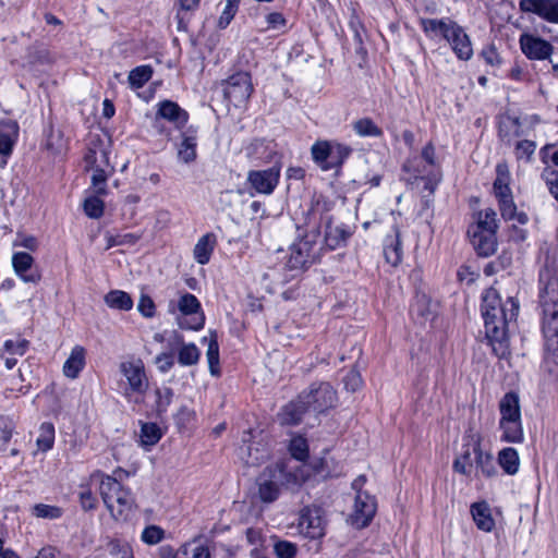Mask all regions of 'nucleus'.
Listing matches in <instances>:
<instances>
[{"label": "nucleus", "mask_w": 558, "mask_h": 558, "mask_svg": "<svg viewBox=\"0 0 558 558\" xmlns=\"http://www.w3.org/2000/svg\"><path fill=\"white\" fill-rule=\"evenodd\" d=\"M519 8L524 13H533L546 22L558 24V0H520Z\"/></svg>", "instance_id": "6ab92c4d"}, {"label": "nucleus", "mask_w": 558, "mask_h": 558, "mask_svg": "<svg viewBox=\"0 0 558 558\" xmlns=\"http://www.w3.org/2000/svg\"><path fill=\"white\" fill-rule=\"evenodd\" d=\"M177 558H211V554L207 545L192 541L177 550Z\"/></svg>", "instance_id": "c9c22d12"}, {"label": "nucleus", "mask_w": 558, "mask_h": 558, "mask_svg": "<svg viewBox=\"0 0 558 558\" xmlns=\"http://www.w3.org/2000/svg\"><path fill=\"white\" fill-rule=\"evenodd\" d=\"M477 277L478 274L476 271L471 270V268L468 266H462L458 271L459 280L465 282L466 284H472Z\"/></svg>", "instance_id": "69168bd1"}, {"label": "nucleus", "mask_w": 558, "mask_h": 558, "mask_svg": "<svg viewBox=\"0 0 558 558\" xmlns=\"http://www.w3.org/2000/svg\"><path fill=\"white\" fill-rule=\"evenodd\" d=\"M240 458L248 466H255L263 463L268 458V451L259 444H248L240 448Z\"/></svg>", "instance_id": "473e14b6"}, {"label": "nucleus", "mask_w": 558, "mask_h": 558, "mask_svg": "<svg viewBox=\"0 0 558 558\" xmlns=\"http://www.w3.org/2000/svg\"><path fill=\"white\" fill-rule=\"evenodd\" d=\"M542 178L550 194L558 201V170L551 167H546L542 172Z\"/></svg>", "instance_id": "864d4df0"}, {"label": "nucleus", "mask_w": 558, "mask_h": 558, "mask_svg": "<svg viewBox=\"0 0 558 558\" xmlns=\"http://www.w3.org/2000/svg\"><path fill=\"white\" fill-rule=\"evenodd\" d=\"M83 208L89 218L98 219L104 215L105 204L98 196L92 195L85 198Z\"/></svg>", "instance_id": "a18cd8bd"}, {"label": "nucleus", "mask_w": 558, "mask_h": 558, "mask_svg": "<svg viewBox=\"0 0 558 558\" xmlns=\"http://www.w3.org/2000/svg\"><path fill=\"white\" fill-rule=\"evenodd\" d=\"M221 85L225 98L234 107L244 106L254 92L251 74L244 71L232 74Z\"/></svg>", "instance_id": "9b49d317"}, {"label": "nucleus", "mask_w": 558, "mask_h": 558, "mask_svg": "<svg viewBox=\"0 0 558 558\" xmlns=\"http://www.w3.org/2000/svg\"><path fill=\"white\" fill-rule=\"evenodd\" d=\"M33 513L37 518L53 520L59 519L62 515V509L57 506L37 504L33 508Z\"/></svg>", "instance_id": "3c124183"}, {"label": "nucleus", "mask_w": 558, "mask_h": 558, "mask_svg": "<svg viewBox=\"0 0 558 558\" xmlns=\"http://www.w3.org/2000/svg\"><path fill=\"white\" fill-rule=\"evenodd\" d=\"M299 532L311 539H319L325 536L326 521L320 508H305L301 511L299 522Z\"/></svg>", "instance_id": "dca6fc26"}, {"label": "nucleus", "mask_w": 558, "mask_h": 558, "mask_svg": "<svg viewBox=\"0 0 558 558\" xmlns=\"http://www.w3.org/2000/svg\"><path fill=\"white\" fill-rule=\"evenodd\" d=\"M175 342L180 344L178 348V363L182 366L196 365L201 357V351L194 343H184L180 335H175Z\"/></svg>", "instance_id": "7c9ffc66"}, {"label": "nucleus", "mask_w": 558, "mask_h": 558, "mask_svg": "<svg viewBox=\"0 0 558 558\" xmlns=\"http://www.w3.org/2000/svg\"><path fill=\"white\" fill-rule=\"evenodd\" d=\"M121 375L125 378L123 395L126 398L133 395H144L149 386L144 362L141 359H129L119 365Z\"/></svg>", "instance_id": "9d476101"}, {"label": "nucleus", "mask_w": 558, "mask_h": 558, "mask_svg": "<svg viewBox=\"0 0 558 558\" xmlns=\"http://www.w3.org/2000/svg\"><path fill=\"white\" fill-rule=\"evenodd\" d=\"M284 480V470L279 464L268 465L257 477L259 498L272 502L278 498L279 487Z\"/></svg>", "instance_id": "ddd939ff"}, {"label": "nucleus", "mask_w": 558, "mask_h": 558, "mask_svg": "<svg viewBox=\"0 0 558 558\" xmlns=\"http://www.w3.org/2000/svg\"><path fill=\"white\" fill-rule=\"evenodd\" d=\"M158 400L157 408L159 412H165L172 402L173 391L171 388H162L156 391Z\"/></svg>", "instance_id": "052dcab7"}, {"label": "nucleus", "mask_w": 558, "mask_h": 558, "mask_svg": "<svg viewBox=\"0 0 558 558\" xmlns=\"http://www.w3.org/2000/svg\"><path fill=\"white\" fill-rule=\"evenodd\" d=\"M27 60L31 64H49L52 62L50 52L40 46H33L29 48L27 53Z\"/></svg>", "instance_id": "49530a36"}, {"label": "nucleus", "mask_w": 558, "mask_h": 558, "mask_svg": "<svg viewBox=\"0 0 558 558\" xmlns=\"http://www.w3.org/2000/svg\"><path fill=\"white\" fill-rule=\"evenodd\" d=\"M155 363L161 373H168L174 365V359L172 353L161 352L156 356Z\"/></svg>", "instance_id": "e2e57ef3"}, {"label": "nucleus", "mask_w": 558, "mask_h": 558, "mask_svg": "<svg viewBox=\"0 0 558 558\" xmlns=\"http://www.w3.org/2000/svg\"><path fill=\"white\" fill-rule=\"evenodd\" d=\"M154 70L151 65H138L130 71L128 82L132 89L142 88L153 76Z\"/></svg>", "instance_id": "4c0bfd02"}, {"label": "nucleus", "mask_w": 558, "mask_h": 558, "mask_svg": "<svg viewBox=\"0 0 558 558\" xmlns=\"http://www.w3.org/2000/svg\"><path fill=\"white\" fill-rule=\"evenodd\" d=\"M402 168L414 179L423 180L425 191L434 193L440 181V168L432 143L426 144L420 155L409 158Z\"/></svg>", "instance_id": "39448f33"}, {"label": "nucleus", "mask_w": 558, "mask_h": 558, "mask_svg": "<svg viewBox=\"0 0 558 558\" xmlns=\"http://www.w3.org/2000/svg\"><path fill=\"white\" fill-rule=\"evenodd\" d=\"M165 537V531L158 525H149L142 532V541L147 545H156Z\"/></svg>", "instance_id": "603ef678"}, {"label": "nucleus", "mask_w": 558, "mask_h": 558, "mask_svg": "<svg viewBox=\"0 0 558 558\" xmlns=\"http://www.w3.org/2000/svg\"><path fill=\"white\" fill-rule=\"evenodd\" d=\"M519 44L522 52L530 60H546L554 51L549 41L527 33L521 34Z\"/></svg>", "instance_id": "a211bd4d"}, {"label": "nucleus", "mask_w": 558, "mask_h": 558, "mask_svg": "<svg viewBox=\"0 0 558 558\" xmlns=\"http://www.w3.org/2000/svg\"><path fill=\"white\" fill-rule=\"evenodd\" d=\"M14 245L22 246L29 251H36L38 248V241L33 235L23 236L20 242H16Z\"/></svg>", "instance_id": "774afa93"}, {"label": "nucleus", "mask_w": 558, "mask_h": 558, "mask_svg": "<svg viewBox=\"0 0 558 558\" xmlns=\"http://www.w3.org/2000/svg\"><path fill=\"white\" fill-rule=\"evenodd\" d=\"M194 418H195V412L185 405H182L179 409L178 413L175 414L177 424L181 427H185Z\"/></svg>", "instance_id": "0e129e2a"}, {"label": "nucleus", "mask_w": 558, "mask_h": 558, "mask_svg": "<svg viewBox=\"0 0 558 558\" xmlns=\"http://www.w3.org/2000/svg\"><path fill=\"white\" fill-rule=\"evenodd\" d=\"M353 130L360 136H373L379 137L383 135V131L377 126L374 121L369 118H362L353 123Z\"/></svg>", "instance_id": "a19ab883"}, {"label": "nucleus", "mask_w": 558, "mask_h": 558, "mask_svg": "<svg viewBox=\"0 0 558 558\" xmlns=\"http://www.w3.org/2000/svg\"><path fill=\"white\" fill-rule=\"evenodd\" d=\"M352 235V230L344 223L332 225L329 220L326 223L325 244L329 250H336L344 245L348 239Z\"/></svg>", "instance_id": "b1692460"}, {"label": "nucleus", "mask_w": 558, "mask_h": 558, "mask_svg": "<svg viewBox=\"0 0 558 558\" xmlns=\"http://www.w3.org/2000/svg\"><path fill=\"white\" fill-rule=\"evenodd\" d=\"M410 311L413 315L417 314L418 316L426 318V316L428 314V310H427V301H426L425 296L417 299V301L411 305Z\"/></svg>", "instance_id": "338daca9"}, {"label": "nucleus", "mask_w": 558, "mask_h": 558, "mask_svg": "<svg viewBox=\"0 0 558 558\" xmlns=\"http://www.w3.org/2000/svg\"><path fill=\"white\" fill-rule=\"evenodd\" d=\"M289 451L294 459L305 461L308 458L307 440L300 435L292 437Z\"/></svg>", "instance_id": "c03bdc74"}, {"label": "nucleus", "mask_w": 558, "mask_h": 558, "mask_svg": "<svg viewBox=\"0 0 558 558\" xmlns=\"http://www.w3.org/2000/svg\"><path fill=\"white\" fill-rule=\"evenodd\" d=\"M473 462L476 463L477 472L480 471L484 476L488 475L483 465V454L476 444L473 445L472 451L468 446L463 452L456 458L453 469L461 474H469L473 468Z\"/></svg>", "instance_id": "4be33fe9"}, {"label": "nucleus", "mask_w": 558, "mask_h": 558, "mask_svg": "<svg viewBox=\"0 0 558 558\" xmlns=\"http://www.w3.org/2000/svg\"><path fill=\"white\" fill-rule=\"evenodd\" d=\"M274 553L278 558H295L298 546L289 541H277L274 544Z\"/></svg>", "instance_id": "8fccbe9b"}, {"label": "nucleus", "mask_w": 558, "mask_h": 558, "mask_svg": "<svg viewBox=\"0 0 558 558\" xmlns=\"http://www.w3.org/2000/svg\"><path fill=\"white\" fill-rule=\"evenodd\" d=\"M495 171L496 178L493 189L501 216L506 220L525 225L529 221V217L525 213L517 210L511 189L512 177L508 163L505 161L497 163Z\"/></svg>", "instance_id": "20e7f679"}, {"label": "nucleus", "mask_w": 558, "mask_h": 558, "mask_svg": "<svg viewBox=\"0 0 558 558\" xmlns=\"http://www.w3.org/2000/svg\"><path fill=\"white\" fill-rule=\"evenodd\" d=\"M180 315L177 317L181 329L199 330L204 327L205 316L197 298L189 292L181 295L178 302Z\"/></svg>", "instance_id": "f8f14e48"}, {"label": "nucleus", "mask_w": 558, "mask_h": 558, "mask_svg": "<svg viewBox=\"0 0 558 558\" xmlns=\"http://www.w3.org/2000/svg\"><path fill=\"white\" fill-rule=\"evenodd\" d=\"M343 384L347 390L354 392L362 387L363 379L361 374L353 368L344 376Z\"/></svg>", "instance_id": "bf43d9fd"}, {"label": "nucleus", "mask_w": 558, "mask_h": 558, "mask_svg": "<svg viewBox=\"0 0 558 558\" xmlns=\"http://www.w3.org/2000/svg\"><path fill=\"white\" fill-rule=\"evenodd\" d=\"M20 128L16 122H0V169H4L19 138Z\"/></svg>", "instance_id": "aec40b11"}, {"label": "nucleus", "mask_w": 558, "mask_h": 558, "mask_svg": "<svg viewBox=\"0 0 558 558\" xmlns=\"http://www.w3.org/2000/svg\"><path fill=\"white\" fill-rule=\"evenodd\" d=\"M497 462L504 472L508 475H514L519 471V453L512 447H506L501 449L497 454Z\"/></svg>", "instance_id": "72a5a7b5"}, {"label": "nucleus", "mask_w": 558, "mask_h": 558, "mask_svg": "<svg viewBox=\"0 0 558 558\" xmlns=\"http://www.w3.org/2000/svg\"><path fill=\"white\" fill-rule=\"evenodd\" d=\"M161 429L156 423H144L141 428V441L144 446H154L161 438Z\"/></svg>", "instance_id": "79ce46f5"}, {"label": "nucleus", "mask_w": 558, "mask_h": 558, "mask_svg": "<svg viewBox=\"0 0 558 558\" xmlns=\"http://www.w3.org/2000/svg\"><path fill=\"white\" fill-rule=\"evenodd\" d=\"M376 513V501L369 494H356L350 523L356 529L366 527Z\"/></svg>", "instance_id": "f3484780"}, {"label": "nucleus", "mask_w": 558, "mask_h": 558, "mask_svg": "<svg viewBox=\"0 0 558 558\" xmlns=\"http://www.w3.org/2000/svg\"><path fill=\"white\" fill-rule=\"evenodd\" d=\"M499 429L501 440L512 444H521L524 433L521 421L519 396L514 392L506 393L499 402Z\"/></svg>", "instance_id": "423d86ee"}, {"label": "nucleus", "mask_w": 558, "mask_h": 558, "mask_svg": "<svg viewBox=\"0 0 558 558\" xmlns=\"http://www.w3.org/2000/svg\"><path fill=\"white\" fill-rule=\"evenodd\" d=\"M106 181H107L106 171L98 167L94 168V172L92 175V184L95 187L97 195L106 194Z\"/></svg>", "instance_id": "13d9d810"}, {"label": "nucleus", "mask_w": 558, "mask_h": 558, "mask_svg": "<svg viewBox=\"0 0 558 558\" xmlns=\"http://www.w3.org/2000/svg\"><path fill=\"white\" fill-rule=\"evenodd\" d=\"M45 147L52 154H60L64 147L61 133L51 131L47 136Z\"/></svg>", "instance_id": "6e6d98bb"}, {"label": "nucleus", "mask_w": 558, "mask_h": 558, "mask_svg": "<svg viewBox=\"0 0 558 558\" xmlns=\"http://www.w3.org/2000/svg\"><path fill=\"white\" fill-rule=\"evenodd\" d=\"M301 402L305 403L308 411L325 413L332 409L338 401L337 392L329 383H313L306 390L300 393Z\"/></svg>", "instance_id": "1a4fd4ad"}, {"label": "nucleus", "mask_w": 558, "mask_h": 558, "mask_svg": "<svg viewBox=\"0 0 558 558\" xmlns=\"http://www.w3.org/2000/svg\"><path fill=\"white\" fill-rule=\"evenodd\" d=\"M105 303L119 311H130L133 307L131 295L121 290H112L105 295Z\"/></svg>", "instance_id": "e433bc0d"}, {"label": "nucleus", "mask_w": 558, "mask_h": 558, "mask_svg": "<svg viewBox=\"0 0 558 558\" xmlns=\"http://www.w3.org/2000/svg\"><path fill=\"white\" fill-rule=\"evenodd\" d=\"M545 363L558 366V255L547 250L538 274Z\"/></svg>", "instance_id": "f257e3e1"}, {"label": "nucleus", "mask_w": 558, "mask_h": 558, "mask_svg": "<svg viewBox=\"0 0 558 558\" xmlns=\"http://www.w3.org/2000/svg\"><path fill=\"white\" fill-rule=\"evenodd\" d=\"M29 342L26 339L7 340L3 344L1 356L9 355H24L27 351Z\"/></svg>", "instance_id": "de8ad7c7"}, {"label": "nucleus", "mask_w": 558, "mask_h": 558, "mask_svg": "<svg viewBox=\"0 0 558 558\" xmlns=\"http://www.w3.org/2000/svg\"><path fill=\"white\" fill-rule=\"evenodd\" d=\"M307 411V407L301 402L299 395L295 400L282 407L278 413V420L281 425H298Z\"/></svg>", "instance_id": "bb28decb"}, {"label": "nucleus", "mask_w": 558, "mask_h": 558, "mask_svg": "<svg viewBox=\"0 0 558 558\" xmlns=\"http://www.w3.org/2000/svg\"><path fill=\"white\" fill-rule=\"evenodd\" d=\"M97 475L100 476L99 495L111 518L117 522L129 521L136 510L135 497L131 489L110 475L100 472Z\"/></svg>", "instance_id": "f03ea898"}, {"label": "nucleus", "mask_w": 558, "mask_h": 558, "mask_svg": "<svg viewBox=\"0 0 558 558\" xmlns=\"http://www.w3.org/2000/svg\"><path fill=\"white\" fill-rule=\"evenodd\" d=\"M456 25L454 22L449 20H437V19H423L421 20V26L423 31L430 37L435 38L441 36L447 39L449 33Z\"/></svg>", "instance_id": "2f4dec72"}, {"label": "nucleus", "mask_w": 558, "mask_h": 558, "mask_svg": "<svg viewBox=\"0 0 558 558\" xmlns=\"http://www.w3.org/2000/svg\"><path fill=\"white\" fill-rule=\"evenodd\" d=\"M137 310L144 317L151 318L155 315V303L153 299L143 294L140 298Z\"/></svg>", "instance_id": "680f3d73"}, {"label": "nucleus", "mask_w": 558, "mask_h": 558, "mask_svg": "<svg viewBox=\"0 0 558 558\" xmlns=\"http://www.w3.org/2000/svg\"><path fill=\"white\" fill-rule=\"evenodd\" d=\"M86 363V351L82 345H75L63 364L65 377L74 379L78 376Z\"/></svg>", "instance_id": "cd10ccee"}, {"label": "nucleus", "mask_w": 558, "mask_h": 558, "mask_svg": "<svg viewBox=\"0 0 558 558\" xmlns=\"http://www.w3.org/2000/svg\"><path fill=\"white\" fill-rule=\"evenodd\" d=\"M240 0H226V7L219 16L218 27L226 28L238 12Z\"/></svg>", "instance_id": "09e8293b"}, {"label": "nucleus", "mask_w": 558, "mask_h": 558, "mask_svg": "<svg viewBox=\"0 0 558 558\" xmlns=\"http://www.w3.org/2000/svg\"><path fill=\"white\" fill-rule=\"evenodd\" d=\"M468 238L478 256H488V211L478 210L472 215V222L468 228Z\"/></svg>", "instance_id": "4468645a"}, {"label": "nucleus", "mask_w": 558, "mask_h": 558, "mask_svg": "<svg viewBox=\"0 0 558 558\" xmlns=\"http://www.w3.org/2000/svg\"><path fill=\"white\" fill-rule=\"evenodd\" d=\"M281 168L275 165L264 170H250L246 182L256 194L270 195L280 180Z\"/></svg>", "instance_id": "2eb2a0df"}, {"label": "nucleus", "mask_w": 558, "mask_h": 558, "mask_svg": "<svg viewBox=\"0 0 558 558\" xmlns=\"http://www.w3.org/2000/svg\"><path fill=\"white\" fill-rule=\"evenodd\" d=\"M156 117L172 123L175 129H182L189 121V113L172 100L157 104Z\"/></svg>", "instance_id": "5701e85b"}, {"label": "nucleus", "mask_w": 558, "mask_h": 558, "mask_svg": "<svg viewBox=\"0 0 558 558\" xmlns=\"http://www.w3.org/2000/svg\"><path fill=\"white\" fill-rule=\"evenodd\" d=\"M536 149V144L533 141L523 140L515 145L517 159L530 160Z\"/></svg>", "instance_id": "5fc2aeb1"}, {"label": "nucleus", "mask_w": 558, "mask_h": 558, "mask_svg": "<svg viewBox=\"0 0 558 558\" xmlns=\"http://www.w3.org/2000/svg\"><path fill=\"white\" fill-rule=\"evenodd\" d=\"M217 243L216 235L214 233H206L202 235L198 241L196 242L193 255L194 259L199 265H205L209 262L211 254L215 250Z\"/></svg>", "instance_id": "c756f323"}, {"label": "nucleus", "mask_w": 558, "mask_h": 558, "mask_svg": "<svg viewBox=\"0 0 558 558\" xmlns=\"http://www.w3.org/2000/svg\"><path fill=\"white\" fill-rule=\"evenodd\" d=\"M521 125L519 119L509 114H502L498 119V133L502 141L510 142L520 136Z\"/></svg>", "instance_id": "f704fd0d"}, {"label": "nucleus", "mask_w": 558, "mask_h": 558, "mask_svg": "<svg viewBox=\"0 0 558 558\" xmlns=\"http://www.w3.org/2000/svg\"><path fill=\"white\" fill-rule=\"evenodd\" d=\"M403 250L400 231L393 227L392 233L384 240V256L388 264L398 266L402 260Z\"/></svg>", "instance_id": "393cba45"}, {"label": "nucleus", "mask_w": 558, "mask_h": 558, "mask_svg": "<svg viewBox=\"0 0 558 558\" xmlns=\"http://www.w3.org/2000/svg\"><path fill=\"white\" fill-rule=\"evenodd\" d=\"M352 153L348 145L318 140L311 147V156L322 171L339 170Z\"/></svg>", "instance_id": "0eeeda50"}, {"label": "nucleus", "mask_w": 558, "mask_h": 558, "mask_svg": "<svg viewBox=\"0 0 558 558\" xmlns=\"http://www.w3.org/2000/svg\"><path fill=\"white\" fill-rule=\"evenodd\" d=\"M209 372L211 375H219V344L215 335H211L206 352Z\"/></svg>", "instance_id": "37998d69"}, {"label": "nucleus", "mask_w": 558, "mask_h": 558, "mask_svg": "<svg viewBox=\"0 0 558 558\" xmlns=\"http://www.w3.org/2000/svg\"><path fill=\"white\" fill-rule=\"evenodd\" d=\"M452 47L458 58L468 60L471 58L473 50L468 35L459 25H454L446 39Z\"/></svg>", "instance_id": "a878e982"}, {"label": "nucleus", "mask_w": 558, "mask_h": 558, "mask_svg": "<svg viewBox=\"0 0 558 558\" xmlns=\"http://www.w3.org/2000/svg\"><path fill=\"white\" fill-rule=\"evenodd\" d=\"M319 231L312 230L295 241L290 248L288 266L290 269H303L319 258Z\"/></svg>", "instance_id": "6e6552de"}, {"label": "nucleus", "mask_w": 558, "mask_h": 558, "mask_svg": "<svg viewBox=\"0 0 558 558\" xmlns=\"http://www.w3.org/2000/svg\"><path fill=\"white\" fill-rule=\"evenodd\" d=\"M518 313L519 304L513 298H508L498 307L490 304V347L500 359L510 353L508 324L517 318Z\"/></svg>", "instance_id": "7ed1b4c3"}, {"label": "nucleus", "mask_w": 558, "mask_h": 558, "mask_svg": "<svg viewBox=\"0 0 558 558\" xmlns=\"http://www.w3.org/2000/svg\"><path fill=\"white\" fill-rule=\"evenodd\" d=\"M471 514L477 527L488 532V506L486 501L474 502L471 506Z\"/></svg>", "instance_id": "ea45409f"}, {"label": "nucleus", "mask_w": 558, "mask_h": 558, "mask_svg": "<svg viewBox=\"0 0 558 558\" xmlns=\"http://www.w3.org/2000/svg\"><path fill=\"white\" fill-rule=\"evenodd\" d=\"M12 265L15 274L27 283H38L41 279V274L37 268H34V258L31 254L25 252H16L12 256Z\"/></svg>", "instance_id": "412c9836"}, {"label": "nucleus", "mask_w": 558, "mask_h": 558, "mask_svg": "<svg viewBox=\"0 0 558 558\" xmlns=\"http://www.w3.org/2000/svg\"><path fill=\"white\" fill-rule=\"evenodd\" d=\"M80 505L83 510L90 511L97 508L98 499L89 488H83L78 494Z\"/></svg>", "instance_id": "4d7b16f0"}, {"label": "nucleus", "mask_w": 558, "mask_h": 558, "mask_svg": "<svg viewBox=\"0 0 558 558\" xmlns=\"http://www.w3.org/2000/svg\"><path fill=\"white\" fill-rule=\"evenodd\" d=\"M36 444L38 449L44 452L50 450L53 447L54 427L51 423L45 422L40 425L39 436Z\"/></svg>", "instance_id": "58836bf2"}, {"label": "nucleus", "mask_w": 558, "mask_h": 558, "mask_svg": "<svg viewBox=\"0 0 558 558\" xmlns=\"http://www.w3.org/2000/svg\"><path fill=\"white\" fill-rule=\"evenodd\" d=\"M197 136L196 131L189 129L182 133V141L178 148V158L190 163L196 159Z\"/></svg>", "instance_id": "c85d7f7f"}]
</instances>
